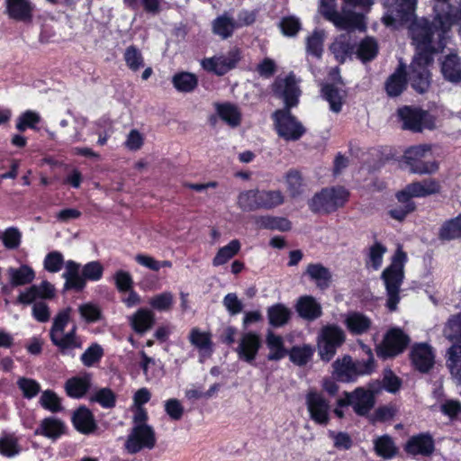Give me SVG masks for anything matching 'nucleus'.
Here are the masks:
<instances>
[{"mask_svg": "<svg viewBox=\"0 0 461 461\" xmlns=\"http://www.w3.org/2000/svg\"><path fill=\"white\" fill-rule=\"evenodd\" d=\"M113 278L119 293H126L133 287V278L128 271L117 270Z\"/></svg>", "mask_w": 461, "mask_h": 461, "instance_id": "63", "label": "nucleus"}, {"mask_svg": "<svg viewBox=\"0 0 461 461\" xmlns=\"http://www.w3.org/2000/svg\"><path fill=\"white\" fill-rule=\"evenodd\" d=\"M303 276H308L311 281L315 283L316 287L321 291L330 287L332 279L330 269L321 263L308 264Z\"/></svg>", "mask_w": 461, "mask_h": 461, "instance_id": "24", "label": "nucleus"}, {"mask_svg": "<svg viewBox=\"0 0 461 461\" xmlns=\"http://www.w3.org/2000/svg\"><path fill=\"white\" fill-rule=\"evenodd\" d=\"M294 308L302 319L309 321H314L322 315L321 303L312 295L300 296Z\"/></svg>", "mask_w": 461, "mask_h": 461, "instance_id": "22", "label": "nucleus"}, {"mask_svg": "<svg viewBox=\"0 0 461 461\" xmlns=\"http://www.w3.org/2000/svg\"><path fill=\"white\" fill-rule=\"evenodd\" d=\"M279 28L286 37H294L302 30V23L294 15L285 16L280 20Z\"/></svg>", "mask_w": 461, "mask_h": 461, "instance_id": "58", "label": "nucleus"}, {"mask_svg": "<svg viewBox=\"0 0 461 461\" xmlns=\"http://www.w3.org/2000/svg\"><path fill=\"white\" fill-rule=\"evenodd\" d=\"M332 367V376L336 381L341 383H352L357 381L354 360L349 355L337 358L333 362Z\"/></svg>", "mask_w": 461, "mask_h": 461, "instance_id": "23", "label": "nucleus"}, {"mask_svg": "<svg viewBox=\"0 0 461 461\" xmlns=\"http://www.w3.org/2000/svg\"><path fill=\"white\" fill-rule=\"evenodd\" d=\"M240 240L235 239L230 240L227 245L220 248L212 258V266L219 267L226 264L240 252Z\"/></svg>", "mask_w": 461, "mask_h": 461, "instance_id": "45", "label": "nucleus"}, {"mask_svg": "<svg viewBox=\"0 0 461 461\" xmlns=\"http://www.w3.org/2000/svg\"><path fill=\"white\" fill-rule=\"evenodd\" d=\"M34 10L35 5L31 0H6L8 16L16 22L32 23Z\"/></svg>", "mask_w": 461, "mask_h": 461, "instance_id": "19", "label": "nucleus"}, {"mask_svg": "<svg viewBox=\"0 0 461 461\" xmlns=\"http://www.w3.org/2000/svg\"><path fill=\"white\" fill-rule=\"evenodd\" d=\"M39 404L46 411L51 413H59L64 410L62 399L58 393L50 389H47L41 393L39 399Z\"/></svg>", "mask_w": 461, "mask_h": 461, "instance_id": "48", "label": "nucleus"}, {"mask_svg": "<svg viewBox=\"0 0 461 461\" xmlns=\"http://www.w3.org/2000/svg\"><path fill=\"white\" fill-rule=\"evenodd\" d=\"M314 351V348L310 344L295 345L287 350V356L294 365L304 366L312 359Z\"/></svg>", "mask_w": 461, "mask_h": 461, "instance_id": "37", "label": "nucleus"}, {"mask_svg": "<svg viewBox=\"0 0 461 461\" xmlns=\"http://www.w3.org/2000/svg\"><path fill=\"white\" fill-rule=\"evenodd\" d=\"M91 403H97L104 409H113L117 403V394L110 387L95 390L88 397Z\"/></svg>", "mask_w": 461, "mask_h": 461, "instance_id": "40", "label": "nucleus"}, {"mask_svg": "<svg viewBox=\"0 0 461 461\" xmlns=\"http://www.w3.org/2000/svg\"><path fill=\"white\" fill-rule=\"evenodd\" d=\"M272 92L285 104L284 108L276 110L271 116L277 135L285 141L299 140L306 129L291 112L298 105L301 95L294 75L291 73L285 78L277 77L272 84Z\"/></svg>", "mask_w": 461, "mask_h": 461, "instance_id": "1", "label": "nucleus"}, {"mask_svg": "<svg viewBox=\"0 0 461 461\" xmlns=\"http://www.w3.org/2000/svg\"><path fill=\"white\" fill-rule=\"evenodd\" d=\"M382 389L379 380L370 381L366 388L358 386L352 392H343V397L337 400L339 407L352 406L358 416H366L375 404V395Z\"/></svg>", "mask_w": 461, "mask_h": 461, "instance_id": "3", "label": "nucleus"}, {"mask_svg": "<svg viewBox=\"0 0 461 461\" xmlns=\"http://www.w3.org/2000/svg\"><path fill=\"white\" fill-rule=\"evenodd\" d=\"M41 120V118L38 113L27 110L18 117L15 127L21 132L27 129L39 130L37 124Z\"/></svg>", "mask_w": 461, "mask_h": 461, "instance_id": "54", "label": "nucleus"}, {"mask_svg": "<svg viewBox=\"0 0 461 461\" xmlns=\"http://www.w3.org/2000/svg\"><path fill=\"white\" fill-rule=\"evenodd\" d=\"M285 182L287 185V191L292 198H296L303 194V179L298 170L290 169L285 174Z\"/></svg>", "mask_w": 461, "mask_h": 461, "instance_id": "52", "label": "nucleus"}, {"mask_svg": "<svg viewBox=\"0 0 461 461\" xmlns=\"http://www.w3.org/2000/svg\"><path fill=\"white\" fill-rule=\"evenodd\" d=\"M104 267L98 260H93L82 267V274L86 280L91 282H97L102 279L104 276Z\"/></svg>", "mask_w": 461, "mask_h": 461, "instance_id": "57", "label": "nucleus"}, {"mask_svg": "<svg viewBox=\"0 0 461 461\" xmlns=\"http://www.w3.org/2000/svg\"><path fill=\"white\" fill-rule=\"evenodd\" d=\"M345 331L337 324L323 326L317 337V348L320 358L330 362L337 354L338 349L346 342Z\"/></svg>", "mask_w": 461, "mask_h": 461, "instance_id": "6", "label": "nucleus"}, {"mask_svg": "<svg viewBox=\"0 0 461 461\" xmlns=\"http://www.w3.org/2000/svg\"><path fill=\"white\" fill-rule=\"evenodd\" d=\"M268 323L273 328L285 326L291 319V310L283 303H275L267 308Z\"/></svg>", "mask_w": 461, "mask_h": 461, "instance_id": "34", "label": "nucleus"}, {"mask_svg": "<svg viewBox=\"0 0 461 461\" xmlns=\"http://www.w3.org/2000/svg\"><path fill=\"white\" fill-rule=\"evenodd\" d=\"M285 203V195L280 190L250 189L238 196V206L243 212L272 210Z\"/></svg>", "mask_w": 461, "mask_h": 461, "instance_id": "4", "label": "nucleus"}, {"mask_svg": "<svg viewBox=\"0 0 461 461\" xmlns=\"http://www.w3.org/2000/svg\"><path fill=\"white\" fill-rule=\"evenodd\" d=\"M261 345V339L258 333L253 331L244 333L237 348L239 358L250 366H256L255 359Z\"/></svg>", "mask_w": 461, "mask_h": 461, "instance_id": "16", "label": "nucleus"}, {"mask_svg": "<svg viewBox=\"0 0 461 461\" xmlns=\"http://www.w3.org/2000/svg\"><path fill=\"white\" fill-rule=\"evenodd\" d=\"M71 312L72 309L70 307H67L59 311L54 317L52 326L50 330V339L52 344L53 339H58L60 334L64 332L65 328L70 321Z\"/></svg>", "mask_w": 461, "mask_h": 461, "instance_id": "49", "label": "nucleus"}, {"mask_svg": "<svg viewBox=\"0 0 461 461\" xmlns=\"http://www.w3.org/2000/svg\"><path fill=\"white\" fill-rule=\"evenodd\" d=\"M7 273L13 287L31 284L35 278L34 270L28 265H22L18 268L9 267Z\"/></svg>", "mask_w": 461, "mask_h": 461, "instance_id": "36", "label": "nucleus"}, {"mask_svg": "<svg viewBox=\"0 0 461 461\" xmlns=\"http://www.w3.org/2000/svg\"><path fill=\"white\" fill-rule=\"evenodd\" d=\"M344 324L351 335L359 336L370 330L372 321L362 312H351L346 316Z\"/></svg>", "mask_w": 461, "mask_h": 461, "instance_id": "27", "label": "nucleus"}, {"mask_svg": "<svg viewBox=\"0 0 461 461\" xmlns=\"http://www.w3.org/2000/svg\"><path fill=\"white\" fill-rule=\"evenodd\" d=\"M212 335L210 331H202L198 327L192 328L188 340L192 346L203 354L211 356L213 352Z\"/></svg>", "mask_w": 461, "mask_h": 461, "instance_id": "29", "label": "nucleus"}, {"mask_svg": "<svg viewBox=\"0 0 461 461\" xmlns=\"http://www.w3.org/2000/svg\"><path fill=\"white\" fill-rule=\"evenodd\" d=\"M417 0H394V5L392 9V14L384 18L386 25H393L395 21L407 23L414 15Z\"/></svg>", "mask_w": 461, "mask_h": 461, "instance_id": "21", "label": "nucleus"}, {"mask_svg": "<svg viewBox=\"0 0 461 461\" xmlns=\"http://www.w3.org/2000/svg\"><path fill=\"white\" fill-rule=\"evenodd\" d=\"M16 384L23 396L26 399L34 398L41 391L40 383L32 378L23 376L17 380Z\"/></svg>", "mask_w": 461, "mask_h": 461, "instance_id": "56", "label": "nucleus"}, {"mask_svg": "<svg viewBox=\"0 0 461 461\" xmlns=\"http://www.w3.org/2000/svg\"><path fill=\"white\" fill-rule=\"evenodd\" d=\"M0 240L8 249H15L21 244L22 234L15 227H9L4 232H0Z\"/></svg>", "mask_w": 461, "mask_h": 461, "instance_id": "62", "label": "nucleus"}, {"mask_svg": "<svg viewBox=\"0 0 461 461\" xmlns=\"http://www.w3.org/2000/svg\"><path fill=\"white\" fill-rule=\"evenodd\" d=\"M431 146L420 144L408 148L402 156V161L413 174H432L438 171V164L436 161H427L430 154Z\"/></svg>", "mask_w": 461, "mask_h": 461, "instance_id": "7", "label": "nucleus"}, {"mask_svg": "<svg viewBox=\"0 0 461 461\" xmlns=\"http://www.w3.org/2000/svg\"><path fill=\"white\" fill-rule=\"evenodd\" d=\"M21 451L19 438L14 433L3 432L0 436V455L5 457H14Z\"/></svg>", "mask_w": 461, "mask_h": 461, "instance_id": "47", "label": "nucleus"}, {"mask_svg": "<svg viewBox=\"0 0 461 461\" xmlns=\"http://www.w3.org/2000/svg\"><path fill=\"white\" fill-rule=\"evenodd\" d=\"M155 324L154 313L145 308L139 309L131 318V326L137 334H144Z\"/></svg>", "mask_w": 461, "mask_h": 461, "instance_id": "30", "label": "nucleus"}, {"mask_svg": "<svg viewBox=\"0 0 461 461\" xmlns=\"http://www.w3.org/2000/svg\"><path fill=\"white\" fill-rule=\"evenodd\" d=\"M78 312L81 317L87 323H94L102 319V310L101 308L93 303H83L79 306Z\"/></svg>", "mask_w": 461, "mask_h": 461, "instance_id": "61", "label": "nucleus"}, {"mask_svg": "<svg viewBox=\"0 0 461 461\" xmlns=\"http://www.w3.org/2000/svg\"><path fill=\"white\" fill-rule=\"evenodd\" d=\"M441 72L445 79L449 82L461 81V59L457 54L447 55L441 64Z\"/></svg>", "mask_w": 461, "mask_h": 461, "instance_id": "33", "label": "nucleus"}, {"mask_svg": "<svg viewBox=\"0 0 461 461\" xmlns=\"http://www.w3.org/2000/svg\"><path fill=\"white\" fill-rule=\"evenodd\" d=\"M350 193L344 186L324 187L308 202L309 209L315 214H330L345 206Z\"/></svg>", "mask_w": 461, "mask_h": 461, "instance_id": "5", "label": "nucleus"}, {"mask_svg": "<svg viewBox=\"0 0 461 461\" xmlns=\"http://www.w3.org/2000/svg\"><path fill=\"white\" fill-rule=\"evenodd\" d=\"M71 423L83 435L94 434L98 429L93 411L86 405H80L72 412Z\"/></svg>", "mask_w": 461, "mask_h": 461, "instance_id": "17", "label": "nucleus"}, {"mask_svg": "<svg viewBox=\"0 0 461 461\" xmlns=\"http://www.w3.org/2000/svg\"><path fill=\"white\" fill-rule=\"evenodd\" d=\"M172 84L178 92L191 93L198 86V77L194 73L181 71L173 76Z\"/></svg>", "mask_w": 461, "mask_h": 461, "instance_id": "41", "label": "nucleus"}, {"mask_svg": "<svg viewBox=\"0 0 461 461\" xmlns=\"http://www.w3.org/2000/svg\"><path fill=\"white\" fill-rule=\"evenodd\" d=\"M374 448L376 455L384 459L393 458L398 452L393 438L387 434L378 437L374 441Z\"/></svg>", "mask_w": 461, "mask_h": 461, "instance_id": "44", "label": "nucleus"}, {"mask_svg": "<svg viewBox=\"0 0 461 461\" xmlns=\"http://www.w3.org/2000/svg\"><path fill=\"white\" fill-rule=\"evenodd\" d=\"M356 45L350 41V38L341 34L335 39L330 45V50L334 55L335 59L339 64H344L348 58L354 54Z\"/></svg>", "mask_w": 461, "mask_h": 461, "instance_id": "28", "label": "nucleus"}, {"mask_svg": "<svg viewBox=\"0 0 461 461\" xmlns=\"http://www.w3.org/2000/svg\"><path fill=\"white\" fill-rule=\"evenodd\" d=\"M237 28L236 21L225 14L217 16L212 23V32L223 40L231 37Z\"/></svg>", "mask_w": 461, "mask_h": 461, "instance_id": "39", "label": "nucleus"}, {"mask_svg": "<svg viewBox=\"0 0 461 461\" xmlns=\"http://www.w3.org/2000/svg\"><path fill=\"white\" fill-rule=\"evenodd\" d=\"M64 257L61 252L53 250L49 252L44 258V269L50 273L59 272L64 266Z\"/></svg>", "mask_w": 461, "mask_h": 461, "instance_id": "60", "label": "nucleus"}, {"mask_svg": "<svg viewBox=\"0 0 461 461\" xmlns=\"http://www.w3.org/2000/svg\"><path fill=\"white\" fill-rule=\"evenodd\" d=\"M331 23L338 29L345 31L364 30L366 28L364 15L351 10L344 9L341 13H338Z\"/></svg>", "mask_w": 461, "mask_h": 461, "instance_id": "25", "label": "nucleus"}, {"mask_svg": "<svg viewBox=\"0 0 461 461\" xmlns=\"http://www.w3.org/2000/svg\"><path fill=\"white\" fill-rule=\"evenodd\" d=\"M53 345L56 346L61 354H67L68 350L81 348V341L77 337V326L58 339H53Z\"/></svg>", "mask_w": 461, "mask_h": 461, "instance_id": "43", "label": "nucleus"}, {"mask_svg": "<svg viewBox=\"0 0 461 461\" xmlns=\"http://www.w3.org/2000/svg\"><path fill=\"white\" fill-rule=\"evenodd\" d=\"M321 96L330 104V108L334 113H339L343 105V96L340 90L331 83H325L321 86Z\"/></svg>", "mask_w": 461, "mask_h": 461, "instance_id": "42", "label": "nucleus"}, {"mask_svg": "<svg viewBox=\"0 0 461 461\" xmlns=\"http://www.w3.org/2000/svg\"><path fill=\"white\" fill-rule=\"evenodd\" d=\"M406 260V253L401 249H397L393 257L392 263L384 269L381 275L385 290H401L404 279V264Z\"/></svg>", "mask_w": 461, "mask_h": 461, "instance_id": "13", "label": "nucleus"}, {"mask_svg": "<svg viewBox=\"0 0 461 461\" xmlns=\"http://www.w3.org/2000/svg\"><path fill=\"white\" fill-rule=\"evenodd\" d=\"M267 347L269 353L267 357L269 361H279L287 356V348L285 346L284 339L280 335L268 330L266 337Z\"/></svg>", "mask_w": 461, "mask_h": 461, "instance_id": "32", "label": "nucleus"}, {"mask_svg": "<svg viewBox=\"0 0 461 461\" xmlns=\"http://www.w3.org/2000/svg\"><path fill=\"white\" fill-rule=\"evenodd\" d=\"M66 424L60 419L50 416L44 418L35 429V435H40L50 439H58L66 433Z\"/></svg>", "mask_w": 461, "mask_h": 461, "instance_id": "26", "label": "nucleus"}, {"mask_svg": "<svg viewBox=\"0 0 461 461\" xmlns=\"http://www.w3.org/2000/svg\"><path fill=\"white\" fill-rule=\"evenodd\" d=\"M156 442V433L150 425L133 426L126 439L125 448L133 455L145 448H154Z\"/></svg>", "mask_w": 461, "mask_h": 461, "instance_id": "12", "label": "nucleus"}, {"mask_svg": "<svg viewBox=\"0 0 461 461\" xmlns=\"http://www.w3.org/2000/svg\"><path fill=\"white\" fill-rule=\"evenodd\" d=\"M379 52V46L377 41L371 36H366L358 43L355 49L357 58L363 63H367L374 60Z\"/></svg>", "mask_w": 461, "mask_h": 461, "instance_id": "31", "label": "nucleus"}, {"mask_svg": "<svg viewBox=\"0 0 461 461\" xmlns=\"http://www.w3.org/2000/svg\"><path fill=\"white\" fill-rule=\"evenodd\" d=\"M400 121L402 122V129L412 132H421L424 129L432 130L435 128V119L419 107L404 105L397 111Z\"/></svg>", "mask_w": 461, "mask_h": 461, "instance_id": "9", "label": "nucleus"}, {"mask_svg": "<svg viewBox=\"0 0 461 461\" xmlns=\"http://www.w3.org/2000/svg\"><path fill=\"white\" fill-rule=\"evenodd\" d=\"M92 380V374L88 372L68 378L64 384L66 394L72 399L84 398L91 389Z\"/></svg>", "mask_w": 461, "mask_h": 461, "instance_id": "20", "label": "nucleus"}, {"mask_svg": "<svg viewBox=\"0 0 461 461\" xmlns=\"http://www.w3.org/2000/svg\"><path fill=\"white\" fill-rule=\"evenodd\" d=\"M438 239L442 241L461 240V212L442 223L438 230Z\"/></svg>", "mask_w": 461, "mask_h": 461, "instance_id": "38", "label": "nucleus"}, {"mask_svg": "<svg viewBox=\"0 0 461 461\" xmlns=\"http://www.w3.org/2000/svg\"><path fill=\"white\" fill-rule=\"evenodd\" d=\"M362 348L366 351L367 358L366 360H354V368L356 369L355 373L357 379L359 376L371 375L376 367L372 349L366 345H363Z\"/></svg>", "mask_w": 461, "mask_h": 461, "instance_id": "50", "label": "nucleus"}, {"mask_svg": "<svg viewBox=\"0 0 461 461\" xmlns=\"http://www.w3.org/2000/svg\"><path fill=\"white\" fill-rule=\"evenodd\" d=\"M409 356L413 368L421 374H428L435 365V353L428 343L414 344Z\"/></svg>", "mask_w": 461, "mask_h": 461, "instance_id": "15", "label": "nucleus"}, {"mask_svg": "<svg viewBox=\"0 0 461 461\" xmlns=\"http://www.w3.org/2000/svg\"><path fill=\"white\" fill-rule=\"evenodd\" d=\"M445 337L453 342L461 341V312L452 315L444 329Z\"/></svg>", "mask_w": 461, "mask_h": 461, "instance_id": "55", "label": "nucleus"}, {"mask_svg": "<svg viewBox=\"0 0 461 461\" xmlns=\"http://www.w3.org/2000/svg\"><path fill=\"white\" fill-rule=\"evenodd\" d=\"M103 356V348L97 343H93L81 355L80 360L85 366L90 367L98 363Z\"/></svg>", "mask_w": 461, "mask_h": 461, "instance_id": "59", "label": "nucleus"}, {"mask_svg": "<svg viewBox=\"0 0 461 461\" xmlns=\"http://www.w3.org/2000/svg\"><path fill=\"white\" fill-rule=\"evenodd\" d=\"M411 342L410 337L400 328H391L384 335L383 340L375 347L376 356L390 359L402 354Z\"/></svg>", "mask_w": 461, "mask_h": 461, "instance_id": "8", "label": "nucleus"}, {"mask_svg": "<svg viewBox=\"0 0 461 461\" xmlns=\"http://www.w3.org/2000/svg\"><path fill=\"white\" fill-rule=\"evenodd\" d=\"M219 117L230 127H237L240 124L242 115L240 109L231 103L215 104Z\"/></svg>", "mask_w": 461, "mask_h": 461, "instance_id": "35", "label": "nucleus"}, {"mask_svg": "<svg viewBox=\"0 0 461 461\" xmlns=\"http://www.w3.org/2000/svg\"><path fill=\"white\" fill-rule=\"evenodd\" d=\"M435 440L429 432L414 434L406 440L403 450L408 456L429 457L435 452Z\"/></svg>", "mask_w": 461, "mask_h": 461, "instance_id": "14", "label": "nucleus"}, {"mask_svg": "<svg viewBox=\"0 0 461 461\" xmlns=\"http://www.w3.org/2000/svg\"><path fill=\"white\" fill-rule=\"evenodd\" d=\"M440 192L441 185L435 178L413 181L395 193V198L399 205L389 209L387 215L393 220L402 222L410 214L417 210V204L413 198H423L439 194Z\"/></svg>", "mask_w": 461, "mask_h": 461, "instance_id": "2", "label": "nucleus"}, {"mask_svg": "<svg viewBox=\"0 0 461 461\" xmlns=\"http://www.w3.org/2000/svg\"><path fill=\"white\" fill-rule=\"evenodd\" d=\"M408 84L407 66L401 61L385 80L384 91L389 97L395 98L407 89Z\"/></svg>", "mask_w": 461, "mask_h": 461, "instance_id": "18", "label": "nucleus"}, {"mask_svg": "<svg viewBox=\"0 0 461 461\" xmlns=\"http://www.w3.org/2000/svg\"><path fill=\"white\" fill-rule=\"evenodd\" d=\"M149 304L158 312L169 311L173 305V294L170 292L157 294L151 298Z\"/></svg>", "mask_w": 461, "mask_h": 461, "instance_id": "64", "label": "nucleus"}, {"mask_svg": "<svg viewBox=\"0 0 461 461\" xmlns=\"http://www.w3.org/2000/svg\"><path fill=\"white\" fill-rule=\"evenodd\" d=\"M324 33L315 30L306 38V52L308 55L321 59L323 54Z\"/></svg>", "mask_w": 461, "mask_h": 461, "instance_id": "51", "label": "nucleus"}, {"mask_svg": "<svg viewBox=\"0 0 461 461\" xmlns=\"http://www.w3.org/2000/svg\"><path fill=\"white\" fill-rule=\"evenodd\" d=\"M446 365L450 374L461 384V345L453 344L447 349Z\"/></svg>", "mask_w": 461, "mask_h": 461, "instance_id": "46", "label": "nucleus"}, {"mask_svg": "<svg viewBox=\"0 0 461 461\" xmlns=\"http://www.w3.org/2000/svg\"><path fill=\"white\" fill-rule=\"evenodd\" d=\"M305 404L310 419L319 426H327L330 421L329 400L316 390H310L305 395Z\"/></svg>", "mask_w": 461, "mask_h": 461, "instance_id": "11", "label": "nucleus"}, {"mask_svg": "<svg viewBox=\"0 0 461 461\" xmlns=\"http://www.w3.org/2000/svg\"><path fill=\"white\" fill-rule=\"evenodd\" d=\"M242 59V50L239 47L231 48L226 55H215L201 60L203 70L222 77L234 69Z\"/></svg>", "mask_w": 461, "mask_h": 461, "instance_id": "10", "label": "nucleus"}, {"mask_svg": "<svg viewBox=\"0 0 461 461\" xmlns=\"http://www.w3.org/2000/svg\"><path fill=\"white\" fill-rule=\"evenodd\" d=\"M123 59L127 67L133 72H136L144 67V58L142 53L135 45H130L125 49Z\"/></svg>", "mask_w": 461, "mask_h": 461, "instance_id": "53", "label": "nucleus"}]
</instances>
